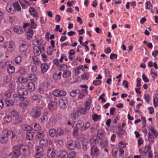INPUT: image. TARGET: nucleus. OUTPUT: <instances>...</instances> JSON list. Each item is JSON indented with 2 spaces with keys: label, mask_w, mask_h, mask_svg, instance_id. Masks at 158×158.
<instances>
[{
  "label": "nucleus",
  "mask_w": 158,
  "mask_h": 158,
  "mask_svg": "<svg viewBox=\"0 0 158 158\" xmlns=\"http://www.w3.org/2000/svg\"><path fill=\"white\" fill-rule=\"evenodd\" d=\"M12 132V131L7 129L3 130L0 132V142L2 143H6L8 140V136Z\"/></svg>",
  "instance_id": "nucleus-1"
},
{
  "label": "nucleus",
  "mask_w": 158,
  "mask_h": 158,
  "mask_svg": "<svg viewBox=\"0 0 158 158\" xmlns=\"http://www.w3.org/2000/svg\"><path fill=\"white\" fill-rule=\"evenodd\" d=\"M21 145L13 147L12 152L10 155L11 158H18L19 157L21 153Z\"/></svg>",
  "instance_id": "nucleus-2"
},
{
  "label": "nucleus",
  "mask_w": 158,
  "mask_h": 158,
  "mask_svg": "<svg viewBox=\"0 0 158 158\" xmlns=\"http://www.w3.org/2000/svg\"><path fill=\"white\" fill-rule=\"evenodd\" d=\"M4 66L7 70L8 73H12L15 71V68L14 66V64L11 61H7L4 64Z\"/></svg>",
  "instance_id": "nucleus-3"
},
{
  "label": "nucleus",
  "mask_w": 158,
  "mask_h": 158,
  "mask_svg": "<svg viewBox=\"0 0 158 158\" xmlns=\"http://www.w3.org/2000/svg\"><path fill=\"white\" fill-rule=\"evenodd\" d=\"M41 108L38 107H35L33 108L31 111V114L32 117L37 118L41 115Z\"/></svg>",
  "instance_id": "nucleus-4"
},
{
  "label": "nucleus",
  "mask_w": 158,
  "mask_h": 158,
  "mask_svg": "<svg viewBox=\"0 0 158 158\" xmlns=\"http://www.w3.org/2000/svg\"><path fill=\"white\" fill-rule=\"evenodd\" d=\"M67 148L70 150H73L77 148H80V145L78 143H77L74 141H69L66 144Z\"/></svg>",
  "instance_id": "nucleus-5"
},
{
  "label": "nucleus",
  "mask_w": 158,
  "mask_h": 158,
  "mask_svg": "<svg viewBox=\"0 0 158 158\" xmlns=\"http://www.w3.org/2000/svg\"><path fill=\"white\" fill-rule=\"evenodd\" d=\"M99 154V149L96 146L94 145L91 147L90 155L91 156H97Z\"/></svg>",
  "instance_id": "nucleus-6"
},
{
  "label": "nucleus",
  "mask_w": 158,
  "mask_h": 158,
  "mask_svg": "<svg viewBox=\"0 0 158 158\" xmlns=\"http://www.w3.org/2000/svg\"><path fill=\"white\" fill-rule=\"evenodd\" d=\"M21 148L23 151L22 153L23 155L22 158H26L28 155L30 154L28 147L21 145Z\"/></svg>",
  "instance_id": "nucleus-7"
},
{
  "label": "nucleus",
  "mask_w": 158,
  "mask_h": 158,
  "mask_svg": "<svg viewBox=\"0 0 158 158\" xmlns=\"http://www.w3.org/2000/svg\"><path fill=\"white\" fill-rule=\"evenodd\" d=\"M59 105L60 107L62 109H64L67 106L68 102V99L65 97L60 99L59 100Z\"/></svg>",
  "instance_id": "nucleus-8"
},
{
  "label": "nucleus",
  "mask_w": 158,
  "mask_h": 158,
  "mask_svg": "<svg viewBox=\"0 0 158 158\" xmlns=\"http://www.w3.org/2000/svg\"><path fill=\"white\" fill-rule=\"evenodd\" d=\"M150 146H146L145 148H142L141 150V152L143 153L146 155L148 152V158H153L152 152L150 150Z\"/></svg>",
  "instance_id": "nucleus-9"
},
{
  "label": "nucleus",
  "mask_w": 158,
  "mask_h": 158,
  "mask_svg": "<svg viewBox=\"0 0 158 158\" xmlns=\"http://www.w3.org/2000/svg\"><path fill=\"white\" fill-rule=\"evenodd\" d=\"M53 94L54 96L56 97H60L65 95L66 93L64 91L59 89H56L53 91Z\"/></svg>",
  "instance_id": "nucleus-10"
},
{
  "label": "nucleus",
  "mask_w": 158,
  "mask_h": 158,
  "mask_svg": "<svg viewBox=\"0 0 158 158\" xmlns=\"http://www.w3.org/2000/svg\"><path fill=\"white\" fill-rule=\"evenodd\" d=\"M35 149L36 150V153L35 156L37 158L41 157L44 151L43 148L40 146H36L35 147Z\"/></svg>",
  "instance_id": "nucleus-11"
},
{
  "label": "nucleus",
  "mask_w": 158,
  "mask_h": 158,
  "mask_svg": "<svg viewBox=\"0 0 158 158\" xmlns=\"http://www.w3.org/2000/svg\"><path fill=\"white\" fill-rule=\"evenodd\" d=\"M15 48V44L14 42L10 41L8 44V47L7 49L8 52H12L14 51Z\"/></svg>",
  "instance_id": "nucleus-12"
},
{
  "label": "nucleus",
  "mask_w": 158,
  "mask_h": 158,
  "mask_svg": "<svg viewBox=\"0 0 158 158\" xmlns=\"http://www.w3.org/2000/svg\"><path fill=\"white\" fill-rule=\"evenodd\" d=\"M28 48L27 43L25 41H22L21 45L19 47V51L21 52H23L26 51Z\"/></svg>",
  "instance_id": "nucleus-13"
},
{
  "label": "nucleus",
  "mask_w": 158,
  "mask_h": 158,
  "mask_svg": "<svg viewBox=\"0 0 158 158\" xmlns=\"http://www.w3.org/2000/svg\"><path fill=\"white\" fill-rule=\"evenodd\" d=\"M41 73L42 74L45 73L48 70L49 67L46 63H43L40 65Z\"/></svg>",
  "instance_id": "nucleus-14"
},
{
  "label": "nucleus",
  "mask_w": 158,
  "mask_h": 158,
  "mask_svg": "<svg viewBox=\"0 0 158 158\" xmlns=\"http://www.w3.org/2000/svg\"><path fill=\"white\" fill-rule=\"evenodd\" d=\"M97 136L100 139H102L105 136V132L104 130L102 129L98 130L97 132Z\"/></svg>",
  "instance_id": "nucleus-15"
},
{
  "label": "nucleus",
  "mask_w": 158,
  "mask_h": 158,
  "mask_svg": "<svg viewBox=\"0 0 158 158\" xmlns=\"http://www.w3.org/2000/svg\"><path fill=\"white\" fill-rule=\"evenodd\" d=\"M57 155L58 156L60 157L61 158H67L68 157V154L65 151L60 150L57 152Z\"/></svg>",
  "instance_id": "nucleus-16"
},
{
  "label": "nucleus",
  "mask_w": 158,
  "mask_h": 158,
  "mask_svg": "<svg viewBox=\"0 0 158 158\" xmlns=\"http://www.w3.org/2000/svg\"><path fill=\"white\" fill-rule=\"evenodd\" d=\"M34 34V32L32 29L30 27L28 29L27 32V39L28 40L31 39Z\"/></svg>",
  "instance_id": "nucleus-17"
},
{
  "label": "nucleus",
  "mask_w": 158,
  "mask_h": 158,
  "mask_svg": "<svg viewBox=\"0 0 158 158\" xmlns=\"http://www.w3.org/2000/svg\"><path fill=\"white\" fill-rule=\"evenodd\" d=\"M84 126V123L83 122L82 120H79L77 122L75 127L77 128V129L83 131Z\"/></svg>",
  "instance_id": "nucleus-18"
},
{
  "label": "nucleus",
  "mask_w": 158,
  "mask_h": 158,
  "mask_svg": "<svg viewBox=\"0 0 158 158\" xmlns=\"http://www.w3.org/2000/svg\"><path fill=\"white\" fill-rule=\"evenodd\" d=\"M13 30L15 32L18 34H21L23 32L22 28L19 26H15L14 27Z\"/></svg>",
  "instance_id": "nucleus-19"
},
{
  "label": "nucleus",
  "mask_w": 158,
  "mask_h": 158,
  "mask_svg": "<svg viewBox=\"0 0 158 158\" xmlns=\"http://www.w3.org/2000/svg\"><path fill=\"white\" fill-rule=\"evenodd\" d=\"M29 11L31 15L35 17H38V13L36 10L33 7H30L29 9Z\"/></svg>",
  "instance_id": "nucleus-20"
},
{
  "label": "nucleus",
  "mask_w": 158,
  "mask_h": 158,
  "mask_svg": "<svg viewBox=\"0 0 158 158\" xmlns=\"http://www.w3.org/2000/svg\"><path fill=\"white\" fill-rule=\"evenodd\" d=\"M92 103V100L89 98L85 101L84 103L85 107L87 110H89L90 108V105Z\"/></svg>",
  "instance_id": "nucleus-21"
},
{
  "label": "nucleus",
  "mask_w": 158,
  "mask_h": 158,
  "mask_svg": "<svg viewBox=\"0 0 158 158\" xmlns=\"http://www.w3.org/2000/svg\"><path fill=\"white\" fill-rule=\"evenodd\" d=\"M34 55L35 56H39L41 53L40 49L38 46H35L33 48Z\"/></svg>",
  "instance_id": "nucleus-22"
},
{
  "label": "nucleus",
  "mask_w": 158,
  "mask_h": 158,
  "mask_svg": "<svg viewBox=\"0 0 158 158\" xmlns=\"http://www.w3.org/2000/svg\"><path fill=\"white\" fill-rule=\"evenodd\" d=\"M6 10L7 11L11 14H14L15 13V10L12 9L11 4L10 3L7 4Z\"/></svg>",
  "instance_id": "nucleus-23"
},
{
  "label": "nucleus",
  "mask_w": 158,
  "mask_h": 158,
  "mask_svg": "<svg viewBox=\"0 0 158 158\" xmlns=\"http://www.w3.org/2000/svg\"><path fill=\"white\" fill-rule=\"evenodd\" d=\"M28 80H29L31 82H36L38 81L37 77L34 74H29L28 75Z\"/></svg>",
  "instance_id": "nucleus-24"
},
{
  "label": "nucleus",
  "mask_w": 158,
  "mask_h": 158,
  "mask_svg": "<svg viewBox=\"0 0 158 158\" xmlns=\"http://www.w3.org/2000/svg\"><path fill=\"white\" fill-rule=\"evenodd\" d=\"M13 6L14 8V10L15 11H17L18 12L21 11V8L18 2H14L13 4Z\"/></svg>",
  "instance_id": "nucleus-25"
},
{
  "label": "nucleus",
  "mask_w": 158,
  "mask_h": 158,
  "mask_svg": "<svg viewBox=\"0 0 158 158\" xmlns=\"http://www.w3.org/2000/svg\"><path fill=\"white\" fill-rule=\"evenodd\" d=\"M33 42L36 43V45H39L40 47H41L40 46L43 43V40L40 37L36 38L35 37V38L33 40Z\"/></svg>",
  "instance_id": "nucleus-26"
},
{
  "label": "nucleus",
  "mask_w": 158,
  "mask_h": 158,
  "mask_svg": "<svg viewBox=\"0 0 158 158\" xmlns=\"http://www.w3.org/2000/svg\"><path fill=\"white\" fill-rule=\"evenodd\" d=\"M56 155V153L54 151L52 150L51 149H49L48 151V158H54Z\"/></svg>",
  "instance_id": "nucleus-27"
},
{
  "label": "nucleus",
  "mask_w": 158,
  "mask_h": 158,
  "mask_svg": "<svg viewBox=\"0 0 158 158\" xmlns=\"http://www.w3.org/2000/svg\"><path fill=\"white\" fill-rule=\"evenodd\" d=\"M56 103L55 102H52L48 104V108L49 110L52 111L56 108Z\"/></svg>",
  "instance_id": "nucleus-28"
},
{
  "label": "nucleus",
  "mask_w": 158,
  "mask_h": 158,
  "mask_svg": "<svg viewBox=\"0 0 158 158\" xmlns=\"http://www.w3.org/2000/svg\"><path fill=\"white\" fill-rule=\"evenodd\" d=\"M18 93L19 95H27V92L25 88H20L18 90Z\"/></svg>",
  "instance_id": "nucleus-29"
},
{
  "label": "nucleus",
  "mask_w": 158,
  "mask_h": 158,
  "mask_svg": "<svg viewBox=\"0 0 158 158\" xmlns=\"http://www.w3.org/2000/svg\"><path fill=\"white\" fill-rule=\"evenodd\" d=\"M145 8L146 9H147L149 10H150L152 13L153 12V6L150 2L148 1L146 2Z\"/></svg>",
  "instance_id": "nucleus-30"
},
{
  "label": "nucleus",
  "mask_w": 158,
  "mask_h": 158,
  "mask_svg": "<svg viewBox=\"0 0 158 158\" xmlns=\"http://www.w3.org/2000/svg\"><path fill=\"white\" fill-rule=\"evenodd\" d=\"M71 118L73 119H76L79 116L78 112L76 110L73 111L71 114Z\"/></svg>",
  "instance_id": "nucleus-31"
},
{
  "label": "nucleus",
  "mask_w": 158,
  "mask_h": 158,
  "mask_svg": "<svg viewBox=\"0 0 158 158\" xmlns=\"http://www.w3.org/2000/svg\"><path fill=\"white\" fill-rule=\"evenodd\" d=\"M44 134L43 132H37L35 135V139H42L44 136Z\"/></svg>",
  "instance_id": "nucleus-32"
},
{
  "label": "nucleus",
  "mask_w": 158,
  "mask_h": 158,
  "mask_svg": "<svg viewBox=\"0 0 158 158\" xmlns=\"http://www.w3.org/2000/svg\"><path fill=\"white\" fill-rule=\"evenodd\" d=\"M108 141L106 139L104 141H102L100 143V146L101 148H106L108 146Z\"/></svg>",
  "instance_id": "nucleus-33"
},
{
  "label": "nucleus",
  "mask_w": 158,
  "mask_h": 158,
  "mask_svg": "<svg viewBox=\"0 0 158 158\" xmlns=\"http://www.w3.org/2000/svg\"><path fill=\"white\" fill-rule=\"evenodd\" d=\"M27 87L28 89L31 91H33L35 89V85L32 82H29L27 84Z\"/></svg>",
  "instance_id": "nucleus-34"
},
{
  "label": "nucleus",
  "mask_w": 158,
  "mask_h": 158,
  "mask_svg": "<svg viewBox=\"0 0 158 158\" xmlns=\"http://www.w3.org/2000/svg\"><path fill=\"white\" fill-rule=\"evenodd\" d=\"M61 72H59L58 73L55 72L53 74V77L55 79L59 80L61 78Z\"/></svg>",
  "instance_id": "nucleus-35"
},
{
  "label": "nucleus",
  "mask_w": 158,
  "mask_h": 158,
  "mask_svg": "<svg viewBox=\"0 0 158 158\" xmlns=\"http://www.w3.org/2000/svg\"><path fill=\"white\" fill-rule=\"evenodd\" d=\"M18 81L20 83H26L28 81V79L26 77H20L18 78Z\"/></svg>",
  "instance_id": "nucleus-36"
},
{
  "label": "nucleus",
  "mask_w": 158,
  "mask_h": 158,
  "mask_svg": "<svg viewBox=\"0 0 158 158\" xmlns=\"http://www.w3.org/2000/svg\"><path fill=\"white\" fill-rule=\"evenodd\" d=\"M29 26L31 27L34 29H35L37 27V25L36 23L35 22V21L33 19H31L30 20V22L29 23Z\"/></svg>",
  "instance_id": "nucleus-37"
},
{
  "label": "nucleus",
  "mask_w": 158,
  "mask_h": 158,
  "mask_svg": "<svg viewBox=\"0 0 158 158\" xmlns=\"http://www.w3.org/2000/svg\"><path fill=\"white\" fill-rule=\"evenodd\" d=\"M23 60L22 57L21 56H19L16 57L15 60V63L17 64L21 63Z\"/></svg>",
  "instance_id": "nucleus-38"
},
{
  "label": "nucleus",
  "mask_w": 158,
  "mask_h": 158,
  "mask_svg": "<svg viewBox=\"0 0 158 158\" xmlns=\"http://www.w3.org/2000/svg\"><path fill=\"white\" fill-rule=\"evenodd\" d=\"M150 74L152 78L154 79H156L157 77V74L156 72L153 69H151L150 71Z\"/></svg>",
  "instance_id": "nucleus-39"
},
{
  "label": "nucleus",
  "mask_w": 158,
  "mask_h": 158,
  "mask_svg": "<svg viewBox=\"0 0 158 158\" xmlns=\"http://www.w3.org/2000/svg\"><path fill=\"white\" fill-rule=\"evenodd\" d=\"M80 91L78 89H74L72 90L70 93V95L72 97H74L77 94H79Z\"/></svg>",
  "instance_id": "nucleus-40"
},
{
  "label": "nucleus",
  "mask_w": 158,
  "mask_h": 158,
  "mask_svg": "<svg viewBox=\"0 0 158 158\" xmlns=\"http://www.w3.org/2000/svg\"><path fill=\"white\" fill-rule=\"evenodd\" d=\"M30 104V101L28 100H26L20 103V105L23 107H25Z\"/></svg>",
  "instance_id": "nucleus-41"
},
{
  "label": "nucleus",
  "mask_w": 158,
  "mask_h": 158,
  "mask_svg": "<svg viewBox=\"0 0 158 158\" xmlns=\"http://www.w3.org/2000/svg\"><path fill=\"white\" fill-rule=\"evenodd\" d=\"M33 60L34 62V64L37 65H39L41 63L40 60L37 57H33Z\"/></svg>",
  "instance_id": "nucleus-42"
},
{
  "label": "nucleus",
  "mask_w": 158,
  "mask_h": 158,
  "mask_svg": "<svg viewBox=\"0 0 158 158\" xmlns=\"http://www.w3.org/2000/svg\"><path fill=\"white\" fill-rule=\"evenodd\" d=\"M37 100V103L39 105H42L43 106H45V104L44 103V101L42 99V97L41 96L39 97Z\"/></svg>",
  "instance_id": "nucleus-43"
},
{
  "label": "nucleus",
  "mask_w": 158,
  "mask_h": 158,
  "mask_svg": "<svg viewBox=\"0 0 158 158\" xmlns=\"http://www.w3.org/2000/svg\"><path fill=\"white\" fill-rule=\"evenodd\" d=\"M22 129L24 131H29L32 129V127L30 125L25 124L22 126Z\"/></svg>",
  "instance_id": "nucleus-44"
},
{
  "label": "nucleus",
  "mask_w": 158,
  "mask_h": 158,
  "mask_svg": "<svg viewBox=\"0 0 158 158\" xmlns=\"http://www.w3.org/2000/svg\"><path fill=\"white\" fill-rule=\"evenodd\" d=\"M71 75V72L69 71H66L63 73L62 76L64 78H68Z\"/></svg>",
  "instance_id": "nucleus-45"
},
{
  "label": "nucleus",
  "mask_w": 158,
  "mask_h": 158,
  "mask_svg": "<svg viewBox=\"0 0 158 158\" xmlns=\"http://www.w3.org/2000/svg\"><path fill=\"white\" fill-rule=\"evenodd\" d=\"M101 115H98L96 114H95L92 116V119L93 120L95 121L100 120L101 119Z\"/></svg>",
  "instance_id": "nucleus-46"
},
{
  "label": "nucleus",
  "mask_w": 158,
  "mask_h": 158,
  "mask_svg": "<svg viewBox=\"0 0 158 158\" xmlns=\"http://www.w3.org/2000/svg\"><path fill=\"white\" fill-rule=\"evenodd\" d=\"M89 141L90 143L93 145L95 144L98 143V140L94 137H92Z\"/></svg>",
  "instance_id": "nucleus-47"
},
{
  "label": "nucleus",
  "mask_w": 158,
  "mask_h": 158,
  "mask_svg": "<svg viewBox=\"0 0 158 158\" xmlns=\"http://www.w3.org/2000/svg\"><path fill=\"white\" fill-rule=\"evenodd\" d=\"M49 135L51 137H54L55 135H56V131L54 129H50L49 131Z\"/></svg>",
  "instance_id": "nucleus-48"
},
{
  "label": "nucleus",
  "mask_w": 158,
  "mask_h": 158,
  "mask_svg": "<svg viewBox=\"0 0 158 158\" xmlns=\"http://www.w3.org/2000/svg\"><path fill=\"white\" fill-rule=\"evenodd\" d=\"M76 156V153L73 151H71L68 154V157L69 158H74Z\"/></svg>",
  "instance_id": "nucleus-49"
},
{
  "label": "nucleus",
  "mask_w": 158,
  "mask_h": 158,
  "mask_svg": "<svg viewBox=\"0 0 158 158\" xmlns=\"http://www.w3.org/2000/svg\"><path fill=\"white\" fill-rule=\"evenodd\" d=\"M60 56L61 57L59 60L60 63H62L63 59L64 60L66 61L68 60V58L66 55L65 54H61Z\"/></svg>",
  "instance_id": "nucleus-50"
},
{
  "label": "nucleus",
  "mask_w": 158,
  "mask_h": 158,
  "mask_svg": "<svg viewBox=\"0 0 158 158\" xmlns=\"http://www.w3.org/2000/svg\"><path fill=\"white\" fill-rule=\"evenodd\" d=\"M40 144L44 147H47L48 145L47 140L45 139H42L40 142Z\"/></svg>",
  "instance_id": "nucleus-51"
},
{
  "label": "nucleus",
  "mask_w": 158,
  "mask_h": 158,
  "mask_svg": "<svg viewBox=\"0 0 158 158\" xmlns=\"http://www.w3.org/2000/svg\"><path fill=\"white\" fill-rule=\"evenodd\" d=\"M87 110L82 107H80L78 109V111L82 114H86L87 113Z\"/></svg>",
  "instance_id": "nucleus-52"
},
{
  "label": "nucleus",
  "mask_w": 158,
  "mask_h": 158,
  "mask_svg": "<svg viewBox=\"0 0 158 158\" xmlns=\"http://www.w3.org/2000/svg\"><path fill=\"white\" fill-rule=\"evenodd\" d=\"M53 48H52L51 46L48 47L47 49V53L49 55H51L52 54V53L54 51Z\"/></svg>",
  "instance_id": "nucleus-53"
},
{
  "label": "nucleus",
  "mask_w": 158,
  "mask_h": 158,
  "mask_svg": "<svg viewBox=\"0 0 158 158\" xmlns=\"http://www.w3.org/2000/svg\"><path fill=\"white\" fill-rule=\"evenodd\" d=\"M33 133L31 132H27L26 136V138L27 139L31 140L33 139Z\"/></svg>",
  "instance_id": "nucleus-54"
},
{
  "label": "nucleus",
  "mask_w": 158,
  "mask_h": 158,
  "mask_svg": "<svg viewBox=\"0 0 158 158\" xmlns=\"http://www.w3.org/2000/svg\"><path fill=\"white\" fill-rule=\"evenodd\" d=\"M12 118L11 116H6L4 119V122L6 123H9L12 120Z\"/></svg>",
  "instance_id": "nucleus-55"
},
{
  "label": "nucleus",
  "mask_w": 158,
  "mask_h": 158,
  "mask_svg": "<svg viewBox=\"0 0 158 158\" xmlns=\"http://www.w3.org/2000/svg\"><path fill=\"white\" fill-rule=\"evenodd\" d=\"M150 130L151 131L152 134L154 135L156 137H157L158 136V132L157 131L155 130L154 128L152 127L150 129Z\"/></svg>",
  "instance_id": "nucleus-56"
},
{
  "label": "nucleus",
  "mask_w": 158,
  "mask_h": 158,
  "mask_svg": "<svg viewBox=\"0 0 158 158\" xmlns=\"http://www.w3.org/2000/svg\"><path fill=\"white\" fill-rule=\"evenodd\" d=\"M118 132L117 134L119 136H121L122 135H123L126 132L125 130L121 128H119L118 130Z\"/></svg>",
  "instance_id": "nucleus-57"
},
{
  "label": "nucleus",
  "mask_w": 158,
  "mask_h": 158,
  "mask_svg": "<svg viewBox=\"0 0 158 158\" xmlns=\"http://www.w3.org/2000/svg\"><path fill=\"white\" fill-rule=\"evenodd\" d=\"M89 77V75L88 73H84L81 75V77L84 80H87Z\"/></svg>",
  "instance_id": "nucleus-58"
},
{
  "label": "nucleus",
  "mask_w": 158,
  "mask_h": 158,
  "mask_svg": "<svg viewBox=\"0 0 158 158\" xmlns=\"http://www.w3.org/2000/svg\"><path fill=\"white\" fill-rule=\"evenodd\" d=\"M6 106L8 107L10 106L14 105V102L12 100H6Z\"/></svg>",
  "instance_id": "nucleus-59"
},
{
  "label": "nucleus",
  "mask_w": 158,
  "mask_h": 158,
  "mask_svg": "<svg viewBox=\"0 0 158 158\" xmlns=\"http://www.w3.org/2000/svg\"><path fill=\"white\" fill-rule=\"evenodd\" d=\"M56 135L57 136L62 135L64 133V131L61 129H59L56 131Z\"/></svg>",
  "instance_id": "nucleus-60"
},
{
  "label": "nucleus",
  "mask_w": 158,
  "mask_h": 158,
  "mask_svg": "<svg viewBox=\"0 0 158 158\" xmlns=\"http://www.w3.org/2000/svg\"><path fill=\"white\" fill-rule=\"evenodd\" d=\"M118 146L120 148H125L126 147V145L124 141H121L118 144Z\"/></svg>",
  "instance_id": "nucleus-61"
},
{
  "label": "nucleus",
  "mask_w": 158,
  "mask_h": 158,
  "mask_svg": "<svg viewBox=\"0 0 158 158\" xmlns=\"http://www.w3.org/2000/svg\"><path fill=\"white\" fill-rule=\"evenodd\" d=\"M41 58L44 62H46L48 60V59L46 54L42 53L41 55Z\"/></svg>",
  "instance_id": "nucleus-62"
},
{
  "label": "nucleus",
  "mask_w": 158,
  "mask_h": 158,
  "mask_svg": "<svg viewBox=\"0 0 158 158\" xmlns=\"http://www.w3.org/2000/svg\"><path fill=\"white\" fill-rule=\"evenodd\" d=\"M60 68L61 71H65L67 69V66L65 64H62L60 65Z\"/></svg>",
  "instance_id": "nucleus-63"
},
{
  "label": "nucleus",
  "mask_w": 158,
  "mask_h": 158,
  "mask_svg": "<svg viewBox=\"0 0 158 158\" xmlns=\"http://www.w3.org/2000/svg\"><path fill=\"white\" fill-rule=\"evenodd\" d=\"M153 104L155 107H157L158 106V98L157 97L154 98Z\"/></svg>",
  "instance_id": "nucleus-64"
}]
</instances>
